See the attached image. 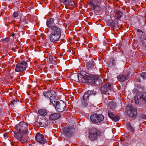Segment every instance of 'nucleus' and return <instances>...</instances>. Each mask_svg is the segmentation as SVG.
<instances>
[{"label":"nucleus","mask_w":146,"mask_h":146,"mask_svg":"<svg viewBox=\"0 0 146 146\" xmlns=\"http://www.w3.org/2000/svg\"><path fill=\"white\" fill-rule=\"evenodd\" d=\"M80 76H81L82 79L85 80L84 82L91 83L97 85H99L102 83V81L99 79L98 75H92L88 73H86L84 75L80 74Z\"/></svg>","instance_id":"f257e3e1"},{"label":"nucleus","mask_w":146,"mask_h":146,"mask_svg":"<svg viewBox=\"0 0 146 146\" xmlns=\"http://www.w3.org/2000/svg\"><path fill=\"white\" fill-rule=\"evenodd\" d=\"M28 125L27 123L21 121L16 125L15 128L18 131L22 134L23 135H26L29 132L28 128Z\"/></svg>","instance_id":"f03ea898"},{"label":"nucleus","mask_w":146,"mask_h":146,"mask_svg":"<svg viewBox=\"0 0 146 146\" xmlns=\"http://www.w3.org/2000/svg\"><path fill=\"white\" fill-rule=\"evenodd\" d=\"M101 91L102 93L107 96L111 95L113 92V84L109 82L104 85L101 88Z\"/></svg>","instance_id":"7ed1b4c3"},{"label":"nucleus","mask_w":146,"mask_h":146,"mask_svg":"<svg viewBox=\"0 0 146 146\" xmlns=\"http://www.w3.org/2000/svg\"><path fill=\"white\" fill-rule=\"evenodd\" d=\"M52 104L55 107L56 110L59 112L63 111L66 108V104L62 101L59 102L57 100H54Z\"/></svg>","instance_id":"20e7f679"},{"label":"nucleus","mask_w":146,"mask_h":146,"mask_svg":"<svg viewBox=\"0 0 146 146\" xmlns=\"http://www.w3.org/2000/svg\"><path fill=\"white\" fill-rule=\"evenodd\" d=\"M134 100L135 103L136 104L142 103L143 101L146 102V92L143 93L139 92L135 96Z\"/></svg>","instance_id":"39448f33"},{"label":"nucleus","mask_w":146,"mask_h":146,"mask_svg":"<svg viewBox=\"0 0 146 146\" xmlns=\"http://www.w3.org/2000/svg\"><path fill=\"white\" fill-rule=\"evenodd\" d=\"M126 110L127 114L130 117H134L137 114V109L133 107L131 104L126 106Z\"/></svg>","instance_id":"423d86ee"},{"label":"nucleus","mask_w":146,"mask_h":146,"mask_svg":"<svg viewBox=\"0 0 146 146\" xmlns=\"http://www.w3.org/2000/svg\"><path fill=\"white\" fill-rule=\"evenodd\" d=\"M104 117L101 114H97L94 113L91 115L90 119L91 121L94 123H98L101 122L104 119Z\"/></svg>","instance_id":"0eeeda50"},{"label":"nucleus","mask_w":146,"mask_h":146,"mask_svg":"<svg viewBox=\"0 0 146 146\" xmlns=\"http://www.w3.org/2000/svg\"><path fill=\"white\" fill-rule=\"evenodd\" d=\"M100 131L95 128H92L90 131L89 138L92 141L96 139L100 134Z\"/></svg>","instance_id":"6e6552de"},{"label":"nucleus","mask_w":146,"mask_h":146,"mask_svg":"<svg viewBox=\"0 0 146 146\" xmlns=\"http://www.w3.org/2000/svg\"><path fill=\"white\" fill-rule=\"evenodd\" d=\"M75 131V129L72 127H65L63 129V134L66 137L70 138L72 136Z\"/></svg>","instance_id":"1a4fd4ad"},{"label":"nucleus","mask_w":146,"mask_h":146,"mask_svg":"<svg viewBox=\"0 0 146 146\" xmlns=\"http://www.w3.org/2000/svg\"><path fill=\"white\" fill-rule=\"evenodd\" d=\"M44 96L46 98H49L50 102L52 103L56 98V93L53 91L45 92H43Z\"/></svg>","instance_id":"9d476101"},{"label":"nucleus","mask_w":146,"mask_h":146,"mask_svg":"<svg viewBox=\"0 0 146 146\" xmlns=\"http://www.w3.org/2000/svg\"><path fill=\"white\" fill-rule=\"evenodd\" d=\"M27 67V64L26 62L23 61L17 64L15 70L17 72H20L25 70Z\"/></svg>","instance_id":"9b49d317"},{"label":"nucleus","mask_w":146,"mask_h":146,"mask_svg":"<svg viewBox=\"0 0 146 146\" xmlns=\"http://www.w3.org/2000/svg\"><path fill=\"white\" fill-rule=\"evenodd\" d=\"M35 139L36 141L42 144H44L45 143V139L44 138V135L37 133L36 135Z\"/></svg>","instance_id":"f8f14e48"},{"label":"nucleus","mask_w":146,"mask_h":146,"mask_svg":"<svg viewBox=\"0 0 146 146\" xmlns=\"http://www.w3.org/2000/svg\"><path fill=\"white\" fill-rule=\"evenodd\" d=\"M60 36L61 35L51 33L49 36L50 41L53 42H56L59 40Z\"/></svg>","instance_id":"ddd939ff"},{"label":"nucleus","mask_w":146,"mask_h":146,"mask_svg":"<svg viewBox=\"0 0 146 146\" xmlns=\"http://www.w3.org/2000/svg\"><path fill=\"white\" fill-rule=\"evenodd\" d=\"M88 59L86 60V66L87 68L89 70L92 69L93 68L94 65L95 64L93 60V58H92L91 59Z\"/></svg>","instance_id":"4468645a"},{"label":"nucleus","mask_w":146,"mask_h":146,"mask_svg":"<svg viewBox=\"0 0 146 146\" xmlns=\"http://www.w3.org/2000/svg\"><path fill=\"white\" fill-rule=\"evenodd\" d=\"M130 74L128 72L126 74H121L117 76V78L119 81L123 82L127 80L129 78Z\"/></svg>","instance_id":"2eb2a0df"},{"label":"nucleus","mask_w":146,"mask_h":146,"mask_svg":"<svg viewBox=\"0 0 146 146\" xmlns=\"http://www.w3.org/2000/svg\"><path fill=\"white\" fill-rule=\"evenodd\" d=\"M23 134L20 133H15V137L21 143H23L26 142V140L24 139Z\"/></svg>","instance_id":"dca6fc26"},{"label":"nucleus","mask_w":146,"mask_h":146,"mask_svg":"<svg viewBox=\"0 0 146 146\" xmlns=\"http://www.w3.org/2000/svg\"><path fill=\"white\" fill-rule=\"evenodd\" d=\"M54 20L53 18H50L46 21V26L48 27L50 29L55 26L54 22Z\"/></svg>","instance_id":"f3484780"},{"label":"nucleus","mask_w":146,"mask_h":146,"mask_svg":"<svg viewBox=\"0 0 146 146\" xmlns=\"http://www.w3.org/2000/svg\"><path fill=\"white\" fill-rule=\"evenodd\" d=\"M60 114L59 113H52L49 116V119L51 121H55L60 118Z\"/></svg>","instance_id":"a211bd4d"},{"label":"nucleus","mask_w":146,"mask_h":146,"mask_svg":"<svg viewBox=\"0 0 146 146\" xmlns=\"http://www.w3.org/2000/svg\"><path fill=\"white\" fill-rule=\"evenodd\" d=\"M50 30L51 33L61 35V29L56 26L50 29Z\"/></svg>","instance_id":"6ab92c4d"},{"label":"nucleus","mask_w":146,"mask_h":146,"mask_svg":"<svg viewBox=\"0 0 146 146\" xmlns=\"http://www.w3.org/2000/svg\"><path fill=\"white\" fill-rule=\"evenodd\" d=\"M108 115L110 118L115 121H117L119 119V116L115 115L113 114L111 112H108Z\"/></svg>","instance_id":"aec40b11"},{"label":"nucleus","mask_w":146,"mask_h":146,"mask_svg":"<svg viewBox=\"0 0 146 146\" xmlns=\"http://www.w3.org/2000/svg\"><path fill=\"white\" fill-rule=\"evenodd\" d=\"M89 99V97H88L85 98L84 94L82 101V104L84 106H86L88 105Z\"/></svg>","instance_id":"412c9836"},{"label":"nucleus","mask_w":146,"mask_h":146,"mask_svg":"<svg viewBox=\"0 0 146 146\" xmlns=\"http://www.w3.org/2000/svg\"><path fill=\"white\" fill-rule=\"evenodd\" d=\"M96 93V92L94 91L89 90L85 93L84 94V97L85 98L87 97L89 98L91 95H94Z\"/></svg>","instance_id":"4be33fe9"},{"label":"nucleus","mask_w":146,"mask_h":146,"mask_svg":"<svg viewBox=\"0 0 146 146\" xmlns=\"http://www.w3.org/2000/svg\"><path fill=\"white\" fill-rule=\"evenodd\" d=\"M38 112L40 115L44 116L47 114V111L44 109H42L38 110Z\"/></svg>","instance_id":"5701e85b"},{"label":"nucleus","mask_w":146,"mask_h":146,"mask_svg":"<svg viewBox=\"0 0 146 146\" xmlns=\"http://www.w3.org/2000/svg\"><path fill=\"white\" fill-rule=\"evenodd\" d=\"M18 102H19L18 100L17 102L16 100L14 99L12 101H11L10 103L11 104L15 107L17 104Z\"/></svg>","instance_id":"b1692460"},{"label":"nucleus","mask_w":146,"mask_h":146,"mask_svg":"<svg viewBox=\"0 0 146 146\" xmlns=\"http://www.w3.org/2000/svg\"><path fill=\"white\" fill-rule=\"evenodd\" d=\"M53 123V122H51L49 120L45 119V127L46 126H48L52 124V123Z\"/></svg>","instance_id":"393cba45"},{"label":"nucleus","mask_w":146,"mask_h":146,"mask_svg":"<svg viewBox=\"0 0 146 146\" xmlns=\"http://www.w3.org/2000/svg\"><path fill=\"white\" fill-rule=\"evenodd\" d=\"M116 15H117V17L119 18H120L122 16V13L120 11H116Z\"/></svg>","instance_id":"a878e982"},{"label":"nucleus","mask_w":146,"mask_h":146,"mask_svg":"<svg viewBox=\"0 0 146 146\" xmlns=\"http://www.w3.org/2000/svg\"><path fill=\"white\" fill-rule=\"evenodd\" d=\"M73 76L74 77V80L76 81H77V80H79V75L78 74H76L75 75H73Z\"/></svg>","instance_id":"bb28decb"},{"label":"nucleus","mask_w":146,"mask_h":146,"mask_svg":"<svg viewBox=\"0 0 146 146\" xmlns=\"http://www.w3.org/2000/svg\"><path fill=\"white\" fill-rule=\"evenodd\" d=\"M126 125H127V127L130 131H133V129L129 123H127Z\"/></svg>","instance_id":"cd10ccee"},{"label":"nucleus","mask_w":146,"mask_h":146,"mask_svg":"<svg viewBox=\"0 0 146 146\" xmlns=\"http://www.w3.org/2000/svg\"><path fill=\"white\" fill-rule=\"evenodd\" d=\"M141 76L143 79H145L146 78V73L145 72L142 73L141 74Z\"/></svg>","instance_id":"c85d7f7f"},{"label":"nucleus","mask_w":146,"mask_h":146,"mask_svg":"<svg viewBox=\"0 0 146 146\" xmlns=\"http://www.w3.org/2000/svg\"><path fill=\"white\" fill-rule=\"evenodd\" d=\"M142 43L143 45L144 46H145V47L146 48V37H145L143 38V39L142 41Z\"/></svg>","instance_id":"c756f323"},{"label":"nucleus","mask_w":146,"mask_h":146,"mask_svg":"<svg viewBox=\"0 0 146 146\" xmlns=\"http://www.w3.org/2000/svg\"><path fill=\"white\" fill-rule=\"evenodd\" d=\"M74 4V3L72 1L68 0L67 3V5H73Z\"/></svg>","instance_id":"7c9ffc66"},{"label":"nucleus","mask_w":146,"mask_h":146,"mask_svg":"<svg viewBox=\"0 0 146 146\" xmlns=\"http://www.w3.org/2000/svg\"><path fill=\"white\" fill-rule=\"evenodd\" d=\"M110 26L111 27H115V22L113 21H111L109 22Z\"/></svg>","instance_id":"2f4dec72"},{"label":"nucleus","mask_w":146,"mask_h":146,"mask_svg":"<svg viewBox=\"0 0 146 146\" xmlns=\"http://www.w3.org/2000/svg\"><path fill=\"white\" fill-rule=\"evenodd\" d=\"M40 122V125L41 127H45V119H44V121Z\"/></svg>","instance_id":"473e14b6"},{"label":"nucleus","mask_w":146,"mask_h":146,"mask_svg":"<svg viewBox=\"0 0 146 146\" xmlns=\"http://www.w3.org/2000/svg\"><path fill=\"white\" fill-rule=\"evenodd\" d=\"M44 118L42 119H38L37 120V122L40 125V122H42V121H44Z\"/></svg>","instance_id":"72a5a7b5"},{"label":"nucleus","mask_w":146,"mask_h":146,"mask_svg":"<svg viewBox=\"0 0 146 146\" xmlns=\"http://www.w3.org/2000/svg\"><path fill=\"white\" fill-rule=\"evenodd\" d=\"M138 91V90L135 88H134L133 90V92L135 94H137L139 93Z\"/></svg>","instance_id":"f704fd0d"},{"label":"nucleus","mask_w":146,"mask_h":146,"mask_svg":"<svg viewBox=\"0 0 146 146\" xmlns=\"http://www.w3.org/2000/svg\"><path fill=\"white\" fill-rule=\"evenodd\" d=\"M68 0H60L61 2L65 5H67V1Z\"/></svg>","instance_id":"c9c22d12"},{"label":"nucleus","mask_w":146,"mask_h":146,"mask_svg":"<svg viewBox=\"0 0 146 146\" xmlns=\"http://www.w3.org/2000/svg\"><path fill=\"white\" fill-rule=\"evenodd\" d=\"M140 117L142 119H146V115L145 114H141Z\"/></svg>","instance_id":"e433bc0d"},{"label":"nucleus","mask_w":146,"mask_h":146,"mask_svg":"<svg viewBox=\"0 0 146 146\" xmlns=\"http://www.w3.org/2000/svg\"><path fill=\"white\" fill-rule=\"evenodd\" d=\"M13 16L15 17H17L18 16V14L17 12H14L13 14Z\"/></svg>","instance_id":"4c0bfd02"},{"label":"nucleus","mask_w":146,"mask_h":146,"mask_svg":"<svg viewBox=\"0 0 146 146\" xmlns=\"http://www.w3.org/2000/svg\"><path fill=\"white\" fill-rule=\"evenodd\" d=\"M90 4L92 5L93 6V9H94L95 7H96L97 6H96L95 5V4L93 2H91Z\"/></svg>","instance_id":"58836bf2"},{"label":"nucleus","mask_w":146,"mask_h":146,"mask_svg":"<svg viewBox=\"0 0 146 146\" xmlns=\"http://www.w3.org/2000/svg\"><path fill=\"white\" fill-rule=\"evenodd\" d=\"M95 2L97 4H99L100 2H101L102 0H94Z\"/></svg>","instance_id":"ea45409f"},{"label":"nucleus","mask_w":146,"mask_h":146,"mask_svg":"<svg viewBox=\"0 0 146 146\" xmlns=\"http://www.w3.org/2000/svg\"><path fill=\"white\" fill-rule=\"evenodd\" d=\"M141 86H141V85L139 84H138L137 85V87L139 89H140L141 88Z\"/></svg>","instance_id":"a19ab883"},{"label":"nucleus","mask_w":146,"mask_h":146,"mask_svg":"<svg viewBox=\"0 0 146 146\" xmlns=\"http://www.w3.org/2000/svg\"><path fill=\"white\" fill-rule=\"evenodd\" d=\"M142 91H144L145 89V87L144 86H142L141 88Z\"/></svg>","instance_id":"79ce46f5"},{"label":"nucleus","mask_w":146,"mask_h":146,"mask_svg":"<svg viewBox=\"0 0 146 146\" xmlns=\"http://www.w3.org/2000/svg\"><path fill=\"white\" fill-rule=\"evenodd\" d=\"M12 50L14 52H16L17 51L16 49L14 48H12Z\"/></svg>","instance_id":"37998d69"},{"label":"nucleus","mask_w":146,"mask_h":146,"mask_svg":"<svg viewBox=\"0 0 146 146\" xmlns=\"http://www.w3.org/2000/svg\"><path fill=\"white\" fill-rule=\"evenodd\" d=\"M7 133H5L3 134V136L5 137H7Z\"/></svg>","instance_id":"c03bdc74"},{"label":"nucleus","mask_w":146,"mask_h":146,"mask_svg":"<svg viewBox=\"0 0 146 146\" xmlns=\"http://www.w3.org/2000/svg\"><path fill=\"white\" fill-rule=\"evenodd\" d=\"M110 64H112V65H114L113 62H110Z\"/></svg>","instance_id":"a18cd8bd"},{"label":"nucleus","mask_w":146,"mask_h":146,"mask_svg":"<svg viewBox=\"0 0 146 146\" xmlns=\"http://www.w3.org/2000/svg\"><path fill=\"white\" fill-rule=\"evenodd\" d=\"M137 31L138 32H142V31L141 30H140L139 29H138L137 30Z\"/></svg>","instance_id":"49530a36"},{"label":"nucleus","mask_w":146,"mask_h":146,"mask_svg":"<svg viewBox=\"0 0 146 146\" xmlns=\"http://www.w3.org/2000/svg\"><path fill=\"white\" fill-rule=\"evenodd\" d=\"M137 81L138 82H140V78H138L137 79Z\"/></svg>","instance_id":"de8ad7c7"},{"label":"nucleus","mask_w":146,"mask_h":146,"mask_svg":"<svg viewBox=\"0 0 146 146\" xmlns=\"http://www.w3.org/2000/svg\"><path fill=\"white\" fill-rule=\"evenodd\" d=\"M50 61L51 63H53L52 60V59H50Z\"/></svg>","instance_id":"09e8293b"},{"label":"nucleus","mask_w":146,"mask_h":146,"mask_svg":"<svg viewBox=\"0 0 146 146\" xmlns=\"http://www.w3.org/2000/svg\"><path fill=\"white\" fill-rule=\"evenodd\" d=\"M6 41H9V39L8 38H6Z\"/></svg>","instance_id":"8fccbe9b"},{"label":"nucleus","mask_w":146,"mask_h":146,"mask_svg":"<svg viewBox=\"0 0 146 146\" xmlns=\"http://www.w3.org/2000/svg\"><path fill=\"white\" fill-rule=\"evenodd\" d=\"M15 35V34L14 33H13L12 34V36H14Z\"/></svg>","instance_id":"3c124183"},{"label":"nucleus","mask_w":146,"mask_h":146,"mask_svg":"<svg viewBox=\"0 0 146 146\" xmlns=\"http://www.w3.org/2000/svg\"><path fill=\"white\" fill-rule=\"evenodd\" d=\"M145 24L146 25V18H145Z\"/></svg>","instance_id":"603ef678"},{"label":"nucleus","mask_w":146,"mask_h":146,"mask_svg":"<svg viewBox=\"0 0 146 146\" xmlns=\"http://www.w3.org/2000/svg\"><path fill=\"white\" fill-rule=\"evenodd\" d=\"M24 21V19L23 20V21Z\"/></svg>","instance_id":"864d4df0"}]
</instances>
